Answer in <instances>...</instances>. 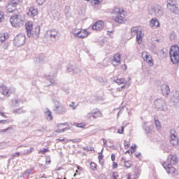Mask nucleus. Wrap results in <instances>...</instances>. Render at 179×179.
<instances>
[{"label":"nucleus","mask_w":179,"mask_h":179,"mask_svg":"<svg viewBox=\"0 0 179 179\" xmlns=\"http://www.w3.org/2000/svg\"><path fill=\"white\" fill-rule=\"evenodd\" d=\"M25 29L27 31V37H34V38H38L40 34V26L36 27L33 29V24L31 22H27L25 24Z\"/></svg>","instance_id":"nucleus-1"},{"label":"nucleus","mask_w":179,"mask_h":179,"mask_svg":"<svg viewBox=\"0 0 179 179\" xmlns=\"http://www.w3.org/2000/svg\"><path fill=\"white\" fill-rule=\"evenodd\" d=\"M125 10L124 9L115 7L113 10V15H115L116 17H115V22L116 23H122L124 22V19H125L126 15Z\"/></svg>","instance_id":"nucleus-2"},{"label":"nucleus","mask_w":179,"mask_h":179,"mask_svg":"<svg viewBox=\"0 0 179 179\" xmlns=\"http://www.w3.org/2000/svg\"><path fill=\"white\" fill-rule=\"evenodd\" d=\"M169 55L171 58V61L174 64H178L179 62V46L173 45L171 48V50L169 52Z\"/></svg>","instance_id":"nucleus-3"},{"label":"nucleus","mask_w":179,"mask_h":179,"mask_svg":"<svg viewBox=\"0 0 179 179\" xmlns=\"http://www.w3.org/2000/svg\"><path fill=\"white\" fill-rule=\"evenodd\" d=\"M53 103L55 104L53 106V111L56 114L62 115L68 111L64 105L61 104V103H59L57 99H53Z\"/></svg>","instance_id":"nucleus-4"},{"label":"nucleus","mask_w":179,"mask_h":179,"mask_svg":"<svg viewBox=\"0 0 179 179\" xmlns=\"http://www.w3.org/2000/svg\"><path fill=\"white\" fill-rule=\"evenodd\" d=\"M22 22L23 20H22V15H20L15 14L10 18V23L13 27H20Z\"/></svg>","instance_id":"nucleus-5"},{"label":"nucleus","mask_w":179,"mask_h":179,"mask_svg":"<svg viewBox=\"0 0 179 179\" xmlns=\"http://www.w3.org/2000/svg\"><path fill=\"white\" fill-rule=\"evenodd\" d=\"M150 15L160 17L164 13L163 7L159 4L154 5L150 10Z\"/></svg>","instance_id":"nucleus-6"},{"label":"nucleus","mask_w":179,"mask_h":179,"mask_svg":"<svg viewBox=\"0 0 179 179\" xmlns=\"http://www.w3.org/2000/svg\"><path fill=\"white\" fill-rule=\"evenodd\" d=\"M154 104L158 111H167V104L162 99H157L154 101Z\"/></svg>","instance_id":"nucleus-7"},{"label":"nucleus","mask_w":179,"mask_h":179,"mask_svg":"<svg viewBox=\"0 0 179 179\" xmlns=\"http://www.w3.org/2000/svg\"><path fill=\"white\" fill-rule=\"evenodd\" d=\"M13 43L15 47L24 45V43H26V36L22 34L17 35L14 38Z\"/></svg>","instance_id":"nucleus-8"},{"label":"nucleus","mask_w":179,"mask_h":179,"mask_svg":"<svg viewBox=\"0 0 179 179\" xmlns=\"http://www.w3.org/2000/svg\"><path fill=\"white\" fill-rule=\"evenodd\" d=\"M176 134V129H171L170 130L169 141L173 146H177V145H178L179 141Z\"/></svg>","instance_id":"nucleus-9"},{"label":"nucleus","mask_w":179,"mask_h":179,"mask_svg":"<svg viewBox=\"0 0 179 179\" xmlns=\"http://www.w3.org/2000/svg\"><path fill=\"white\" fill-rule=\"evenodd\" d=\"M0 92L3 96L9 97L12 94V93H15V89L8 88L5 85H0Z\"/></svg>","instance_id":"nucleus-10"},{"label":"nucleus","mask_w":179,"mask_h":179,"mask_svg":"<svg viewBox=\"0 0 179 179\" xmlns=\"http://www.w3.org/2000/svg\"><path fill=\"white\" fill-rule=\"evenodd\" d=\"M47 37H50L52 40L59 38V32L56 29H50L46 32Z\"/></svg>","instance_id":"nucleus-11"},{"label":"nucleus","mask_w":179,"mask_h":179,"mask_svg":"<svg viewBox=\"0 0 179 179\" xmlns=\"http://www.w3.org/2000/svg\"><path fill=\"white\" fill-rule=\"evenodd\" d=\"M141 57L145 62L150 65V66H153V60L152 59V56L148 52H143L141 54Z\"/></svg>","instance_id":"nucleus-12"},{"label":"nucleus","mask_w":179,"mask_h":179,"mask_svg":"<svg viewBox=\"0 0 179 179\" xmlns=\"http://www.w3.org/2000/svg\"><path fill=\"white\" fill-rule=\"evenodd\" d=\"M162 166L168 174H174V173H176V168L173 167L171 164L164 162Z\"/></svg>","instance_id":"nucleus-13"},{"label":"nucleus","mask_w":179,"mask_h":179,"mask_svg":"<svg viewBox=\"0 0 179 179\" xmlns=\"http://www.w3.org/2000/svg\"><path fill=\"white\" fill-rule=\"evenodd\" d=\"M57 74V71L55 73H50L49 75H45L44 78L46 80L50 82V84L47 86H51V85H55V75Z\"/></svg>","instance_id":"nucleus-14"},{"label":"nucleus","mask_w":179,"mask_h":179,"mask_svg":"<svg viewBox=\"0 0 179 179\" xmlns=\"http://www.w3.org/2000/svg\"><path fill=\"white\" fill-rule=\"evenodd\" d=\"M104 27V22L103 21H97L92 25V30L100 31Z\"/></svg>","instance_id":"nucleus-15"},{"label":"nucleus","mask_w":179,"mask_h":179,"mask_svg":"<svg viewBox=\"0 0 179 179\" xmlns=\"http://www.w3.org/2000/svg\"><path fill=\"white\" fill-rule=\"evenodd\" d=\"M112 64L113 65V66H118V65L121 64V55H120L119 53H116L114 55L112 59Z\"/></svg>","instance_id":"nucleus-16"},{"label":"nucleus","mask_w":179,"mask_h":179,"mask_svg":"<svg viewBox=\"0 0 179 179\" xmlns=\"http://www.w3.org/2000/svg\"><path fill=\"white\" fill-rule=\"evenodd\" d=\"M178 159H177V155H170L168 157L166 162L164 163H168V164H177Z\"/></svg>","instance_id":"nucleus-17"},{"label":"nucleus","mask_w":179,"mask_h":179,"mask_svg":"<svg viewBox=\"0 0 179 179\" xmlns=\"http://www.w3.org/2000/svg\"><path fill=\"white\" fill-rule=\"evenodd\" d=\"M28 16L31 17H34V16H37L38 15V10L37 8L34 6H31L29 8V11L27 12Z\"/></svg>","instance_id":"nucleus-18"},{"label":"nucleus","mask_w":179,"mask_h":179,"mask_svg":"<svg viewBox=\"0 0 179 179\" xmlns=\"http://www.w3.org/2000/svg\"><path fill=\"white\" fill-rule=\"evenodd\" d=\"M71 33L76 38H85L86 37V35H80V29L76 28L73 29Z\"/></svg>","instance_id":"nucleus-19"},{"label":"nucleus","mask_w":179,"mask_h":179,"mask_svg":"<svg viewBox=\"0 0 179 179\" xmlns=\"http://www.w3.org/2000/svg\"><path fill=\"white\" fill-rule=\"evenodd\" d=\"M67 72H73V73H79L80 69L78 66L69 65L67 66Z\"/></svg>","instance_id":"nucleus-20"},{"label":"nucleus","mask_w":179,"mask_h":179,"mask_svg":"<svg viewBox=\"0 0 179 179\" xmlns=\"http://www.w3.org/2000/svg\"><path fill=\"white\" fill-rule=\"evenodd\" d=\"M161 90L163 96H165L166 97L170 94V87L167 85H162L161 86Z\"/></svg>","instance_id":"nucleus-21"},{"label":"nucleus","mask_w":179,"mask_h":179,"mask_svg":"<svg viewBox=\"0 0 179 179\" xmlns=\"http://www.w3.org/2000/svg\"><path fill=\"white\" fill-rule=\"evenodd\" d=\"M6 9L8 13H17V9L13 5L8 3L6 6Z\"/></svg>","instance_id":"nucleus-22"},{"label":"nucleus","mask_w":179,"mask_h":179,"mask_svg":"<svg viewBox=\"0 0 179 179\" xmlns=\"http://www.w3.org/2000/svg\"><path fill=\"white\" fill-rule=\"evenodd\" d=\"M172 100L173 101V103L176 104V106L177 107H179V92L178 91H176L173 97H172Z\"/></svg>","instance_id":"nucleus-23"},{"label":"nucleus","mask_w":179,"mask_h":179,"mask_svg":"<svg viewBox=\"0 0 179 179\" xmlns=\"http://www.w3.org/2000/svg\"><path fill=\"white\" fill-rule=\"evenodd\" d=\"M150 27H155V29H157V27L160 26V22H159V20H157V18H152L150 21Z\"/></svg>","instance_id":"nucleus-24"},{"label":"nucleus","mask_w":179,"mask_h":179,"mask_svg":"<svg viewBox=\"0 0 179 179\" xmlns=\"http://www.w3.org/2000/svg\"><path fill=\"white\" fill-rule=\"evenodd\" d=\"M167 8L169 9V10H170V12H172V13L177 14L179 12L178 4H175L173 6L169 5V6H167Z\"/></svg>","instance_id":"nucleus-25"},{"label":"nucleus","mask_w":179,"mask_h":179,"mask_svg":"<svg viewBox=\"0 0 179 179\" xmlns=\"http://www.w3.org/2000/svg\"><path fill=\"white\" fill-rule=\"evenodd\" d=\"M94 120H97V118H101L103 117V113H101V111L100 110L96 108L94 109Z\"/></svg>","instance_id":"nucleus-26"},{"label":"nucleus","mask_w":179,"mask_h":179,"mask_svg":"<svg viewBox=\"0 0 179 179\" xmlns=\"http://www.w3.org/2000/svg\"><path fill=\"white\" fill-rule=\"evenodd\" d=\"M9 38V34L8 33L0 34V44L5 43L6 40Z\"/></svg>","instance_id":"nucleus-27"},{"label":"nucleus","mask_w":179,"mask_h":179,"mask_svg":"<svg viewBox=\"0 0 179 179\" xmlns=\"http://www.w3.org/2000/svg\"><path fill=\"white\" fill-rule=\"evenodd\" d=\"M144 34H143L142 31L136 35V40L138 44H142V40L143 39Z\"/></svg>","instance_id":"nucleus-28"},{"label":"nucleus","mask_w":179,"mask_h":179,"mask_svg":"<svg viewBox=\"0 0 179 179\" xmlns=\"http://www.w3.org/2000/svg\"><path fill=\"white\" fill-rule=\"evenodd\" d=\"M11 106L12 107H19L20 106V100L17 98H13L11 100Z\"/></svg>","instance_id":"nucleus-29"},{"label":"nucleus","mask_w":179,"mask_h":179,"mask_svg":"<svg viewBox=\"0 0 179 179\" xmlns=\"http://www.w3.org/2000/svg\"><path fill=\"white\" fill-rule=\"evenodd\" d=\"M45 117L46 120H48V121H51L52 120V114L51 113L50 109L46 108L45 111Z\"/></svg>","instance_id":"nucleus-30"},{"label":"nucleus","mask_w":179,"mask_h":179,"mask_svg":"<svg viewBox=\"0 0 179 179\" xmlns=\"http://www.w3.org/2000/svg\"><path fill=\"white\" fill-rule=\"evenodd\" d=\"M26 112V110L23 109V108H16L13 110V114H24Z\"/></svg>","instance_id":"nucleus-31"},{"label":"nucleus","mask_w":179,"mask_h":179,"mask_svg":"<svg viewBox=\"0 0 179 179\" xmlns=\"http://www.w3.org/2000/svg\"><path fill=\"white\" fill-rule=\"evenodd\" d=\"M131 34L132 36H136L140 32H141V30H139V29L137 27H133L131 29Z\"/></svg>","instance_id":"nucleus-32"},{"label":"nucleus","mask_w":179,"mask_h":179,"mask_svg":"<svg viewBox=\"0 0 179 179\" xmlns=\"http://www.w3.org/2000/svg\"><path fill=\"white\" fill-rule=\"evenodd\" d=\"M64 13L66 17H71V6H66L65 7Z\"/></svg>","instance_id":"nucleus-33"},{"label":"nucleus","mask_w":179,"mask_h":179,"mask_svg":"<svg viewBox=\"0 0 179 179\" xmlns=\"http://www.w3.org/2000/svg\"><path fill=\"white\" fill-rule=\"evenodd\" d=\"M154 121L157 129H162V124L160 123V121H159V119H157V117H155Z\"/></svg>","instance_id":"nucleus-34"},{"label":"nucleus","mask_w":179,"mask_h":179,"mask_svg":"<svg viewBox=\"0 0 179 179\" xmlns=\"http://www.w3.org/2000/svg\"><path fill=\"white\" fill-rule=\"evenodd\" d=\"M146 124H148L147 122H144L143 124V129L145 131V134H150V127L146 126Z\"/></svg>","instance_id":"nucleus-35"},{"label":"nucleus","mask_w":179,"mask_h":179,"mask_svg":"<svg viewBox=\"0 0 179 179\" xmlns=\"http://www.w3.org/2000/svg\"><path fill=\"white\" fill-rule=\"evenodd\" d=\"M80 31V36H85V38H86V37H88L89 35L90 34V32L87 31V30L86 29H81Z\"/></svg>","instance_id":"nucleus-36"},{"label":"nucleus","mask_w":179,"mask_h":179,"mask_svg":"<svg viewBox=\"0 0 179 179\" xmlns=\"http://www.w3.org/2000/svg\"><path fill=\"white\" fill-rule=\"evenodd\" d=\"M9 3L13 5V6H15V8H16V6H17V5L20 3V0H10Z\"/></svg>","instance_id":"nucleus-37"},{"label":"nucleus","mask_w":179,"mask_h":179,"mask_svg":"<svg viewBox=\"0 0 179 179\" xmlns=\"http://www.w3.org/2000/svg\"><path fill=\"white\" fill-rule=\"evenodd\" d=\"M114 82H115V83H117V85H122L123 83H125V79L117 78V80H115Z\"/></svg>","instance_id":"nucleus-38"},{"label":"nucleus","mask_w":179,"mask_h":179,"mask_svg":"<svg viewBox=\"0 0 179 179\" xmlns=\"http://www.w3.org/2000/svg\"><path fill=\"white\" fill-rule=\"evenodd\" d=\"M174 6L177 5V1L176 0H167V6Z\"/></svg>","instance_id":"nucleus-39"},{"label":"nucleus","mask_w":179,"mask_h":179,"mask_svg":"<svg viewBox=\"0 0 179 179\" xmlns=\"http://www.w3.org/2000/svg\"><path fill=\"white\" fill-rule=\"evenodd\" d=\"M94 110H92V112H90L88 113L87 115H86V118H88L89 120H90L91 118H93L94 119Z\"/></svg>","instance_id":"nucleus-40"},{"label":"nucleus","mask_w":179,"mask_h":179,"mask_svg":"<svg viewBox=\"0 0 179 179\" xmlns=\"http://www.w3.org/2000/svg\"><path fill=\"white\" fill-rule=\"evenodd\" d=\"M103 0H92L91 3L92 5H100Z\"/></svg>","instance_id":"nucleus-41"},{"label":"nucleus","mask_w":179,"mask_h":179,"mask_svg":"<svg viewBox=\"0 0 179 179\" xmlns=\"http://www.w3.org/2000/svg\"><path fill=\"white\" fill-rule=\"evenodd\" d=\"M20 157V152H15L11 155V159L13 160V159H15V157Z\"/></svg>","instance_id":"nucleus-42"},{"label":"nucleus","mask_w":179,"mask_h":179,"mask_svg":"<svg viewBox=\"0 0 179 179\" xmlns=\"http://www.w3.org/2000/svg\"><path fill=\"white\" fill-rule=\"evenodd\" d=\"M90 167L91 169L94 171L97 169V165L94 162H91L90 163Z\"/></svg>","instance_id":"nucleus-43"},{"label":"nucleus","mask_w":179,"mask_h":179,"mask_svg":"<svg viewBox=\"0 0 179 179\" xmlns=\"http://www.w3.org/2000/svg\"><path fill=\"white\" fill-rule=\"evenodd\" d=\"M47 152H50V150H48V148H43V150H39L38 153L39 155H45Z\"/></svg>","instance_id":"nucleus-44"},{"label":"nucleus","mask_w":179,"mask_h":179,"mask_svg":"<svg viewBox=\"0 0 179 179\" xmlns=\"http://www.w3.org/2000/svg\"><path fill=\"white\" fill-rule=\"evenodd\" d=\"M169 38H170V40L171 41L176 40V32L174 31L171 32Z\"/></svg>","instance_id":"nucleus-45"},{"label":"nucleus","mask_w":179,"mask_h":179,"mask_svg":"<svg viewBox=\"0 0 179 179\" xmlns=\"http://www.w3.org/2000/svg\"><path fill=\"white\" fill-rule=\"evenodd\" d=\"M124 166L127 167V169H129L132 164H131V162L129 161H124Z\"/></svg>","instance_id":"nucleus-46"},{"label":"nucleus","mask_w":179,"mask_h":179,"mask_svg":"<svg viewBox=\"0 0 179 179\" xmlns=\"http://www.w3.org/2000/svg\"><path fill=\"white\" fill-rule=\"evenodd\" d=\"M120 177V175H118V173L117 172H113L112 175V179H118Z\"/></svg>","instance_id":"nucleus-47"},{"label":"nucleus","mask_w":179,"mask_h":179,"mask_svg":"<svg viewBox=\"0 0 179 179\" xmlns=\"http://www.w3.org/2000/svg\"><path fill=\"white\" fill-rule=\"evenodd\" d=\"M76 127L77 128H85V125L83 123H75Z\"/></svg>","instance_id":"nucleus-48"},{"label":"nucleus","mask_w":179,"mask_h":179,"mask_svg":"<svg viewBox=\"0 0 179 179\" xmlns=\"http://www.w3.org/2000/svg\"><path fill=\"white\" fill-rule=\"evenodd\" d=\"M68 129H69V128L68 127H66V128H64V129H58L56 130V132L57 133H61V132H65V131H68Z\"/></svg>","instance_id":"nucleus-49"},{"label":"nucleus","mask_w":179,"mask_h":179,"mask_svg":"<svg viewBox=\"0 0 179 179\" xmlns=\"http://www.w3.org/2000/svg\"><path fill=\"white\" fill-rule=\"evenodd\" d=\"M69 107H71L73 110H76L78 105L75 106V102H71V103L69 104Z\"/></svg>","instance_id":"nucleus-50"},{"label":"nucleus","mask_w":179,"mask_h":179,"mask_svg":"<svg viewBox=\"0 0 179 179\" xmlns=\"http://www.w3.org/2000/svg\"><path fill=\"white\" fill-rule=\"evenodd\" d=\"M150 50V51H152V52H155V51H156V45H155L154 43L152 44Z\"/></svg>","instance_id":"nucleus-51"},{"label":"nucleus","mask_w":179,"mask_h":179,"mask_svg":"<svg viewBox=\"0 0 179 179\" xmlns=\"http://www.w3.org/2000/svg\"><path fill=\"white\" fill-rule=\"evenodd\" d=\"M32 152H34V148L33 147L27 150L26 155H30V153H31Z\"/></svg>","instance_id":"nucleus-52"},{"label":"nucleus","mask_w":179,"mask_h":179,"mask_svg":"<svg viewBox=\"0 0 179 179\" xmlns=\"http://www.w3.org/2000/svg\"><path fill=\"white\" fill-rule=\"evenodd\" d=\"M44 2H45V0H36V3L39 6L43 5V3H44Z\"/></svg>","instance_id":"nucleus-53"},{"label":"nucleus","mask_w":179,"mask_h":179,"mask_svg":"<svg viewBox=\"0 0 179 179\" xmlns=\"http://www.w3.org/2000/svg\"><path fill=\"white\" fill-rule=\"evenodd\" d=\"M24 174L25 176H28L29 174H31V169H27V171H25L24 172Z\"/></svg>","instance_id":"nucleus-54"},{"label":"nucleus","mask_w":179,"mask_h":179,"mask_svg":"<svg viewBox=\"0 0 179 179\" xmlns=\"http://www.w3.org/2000/svg\"><path fill=\"white\" fill-rule=\"evenodd\" d=\"M45 163H46V164H51V158L50 157H48L46 158Z\"/></svg>","instance_id":"nucleus-55"},{"label":"nucleus","mask_w":179,"mask_h":179,"mask_svg":"<svg viewBox=\"0 0 179 179\" xmlns=\"http://www.w3.org/2000/svg\"><path fill=\"white\" fill-rule=\"evenodd\" d=\"M98 179H107V177H106L105 174H101L99 177Z\"/></svg>","instance_id":"nucleus-56"},{"label":"nucleus","mask_w":179,"mask_h":179,"mask_svg":"<svg viewBox=\"0 0 179 179\" xmlns=\"http://www.w3.org/2000/svg\"><path fill=\"white\" fill-rule=\"evenodd\" d=\"M98 159L99 160V162H101V160H103V154L102 153H99V157Z\"/></svg>","instance_id":"nucleus-57"},{"label":"nucleus","mask_w":179,"mask_h":179,"mask_svg":"<svg viewBox=\"0 0 179 179\" xmlns=\"http://www.w3.org/2000/svg\"><path fill=\"white\" fill-rule=\"evenodd\" d=\"M117 134H124V127H122L121 129L117 131Z\"/></svg>","instance_id":"nucleus-58"},{"label":"nucleus","mask_w":179,"mask_h":179,"mask_svg":"<svg viewBox=\"0 0 179 179\" xmlns=\"http://www.w3.org/2000/svg\"><path fill=\"white\" fill-rule=\"evenodd\" d=\"M3 19V12L0 11V22H2Z\"/></svg>","instance_id":"nucleus-59"},{"label":"nucleus","mask_w":179,"mask_h":179,"mask_svg":"<svg viewBox=\"0 0 179 179\" xmlns=\"http://www.w3.org/2000/svg\"><path fill=\"white\" fill-rule=\"evenodd\" d=\"M125 87V85H122L120 87H118L117 89V92H121V90H122V89H124Z\"/></svg>","instance_id":"nucleus-60"},{"label":"nucleus","mask_w":179,"mask_h":179,"mask_svg":"<svg viewBox=\"0 0 179 179\" xmlns=\"http://www.w3.org/2000/svg\"><path fill=\"white\" fill-rule=\"evenodd\" d=\"M8 47H9V43H5V44L3 45V48L4 50H6V49H8Z\"/></svg>","instance_id":"nucleus-61"},{"label":"nucleus","mask_w":179,"mask_h":179,"mask_svg":"<svg viewBox=\"0 0 179 179\" xmlns=\"http://www.w3.org/2000/svg\"><path fill=\"white\" fill-rule=\"evenodd\" d=\"M118 167V164L117 162H113V169H117Z\"/></svg>","instance_id":"nucleus-62"},{"label":"nucleus","mask_w":179,"mask_h":179,"mask_svg":"<svg viewBox=\"0 0 179 179\" xmlns=\"http://www.w3.org/2000/svg\"><path fill=\"white\" fill-rule=\"evenodd\" d=\"M8 129H9V128L0 129V134H2L3 132H6V131H8Z\"/></svg>","instance_id":"nucleus-63"},{"label":"nucleus","mask_w":179,"mask_h":179,"mask_svg":"<svg viewBox=\"0 0 179 179\" xmlns=\"http://www.w3.org/2000/svg\"><path fill=\"white\" fill-rule=\"evenodd\" d=\"M170 150H169V148L167 147H164V152H165V153H169Z\"/></svg>","instance_id":"nucleus-64"}]
</instances>
